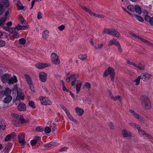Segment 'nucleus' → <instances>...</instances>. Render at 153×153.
<instances>
[{"mask_svg": "<svg viewBox=\"0 0 153 153\" xmlns=\"http://www.w3.org/2000/svg\"><path fill=\"white\" fill-rule=\"evenodd\" d=\"M13 92L15 95L16 94L17 96L15 99H13V101L15 102L17 101L20 100H23L24 99V96L22 94V91L20 88H18L17 85H15L13 88Z\"/></svg>", "mask_w": 153, "mask_h": 153, "instance_id": "1", "label": "nucleus"}, {"mask_svg": "<svg viewBox=\"0 0 153 153\" xmlns=\"http://www.w3.org/2000/svg\"><path fill=\"white\" fill-rule=\"evenodd\" d=\"M141 105L146 110H149L152 108L150 101L148 96L146 95H142L140 98Z\"/></svg>", "mask_w": 153, "mask_h": 153, "instance_id": "2", "label": "nucleus"}, {"mask_svg": "<svg viewBox=\"0 0 153 153\" xmlns=\"http://www.w3.org/2000/svg\"><path fill=\"white\" fill-rule=\"evenodd\" d=\"M103 33L108 35H113L116 38L120 36V33L115 29L111 28H104L103 30Z\"/></svg>", "mask_w": 153, "mask_h": 153, "instance_id": "3", "label": "nucleus"}, {"mask_svg": "<svg viewBox=\"0 0 153 153\" xmlns=\"http://www.w3.org/2000/svg\"><path fill=\"white\" fill-rule=\"evenodd\" d=\"M109 74L110 75L111 80L113 81L114 79V70L113 68L111 67L108 68L104 72V77L107 76Z\"/></svg>", "mask_w": 153, "mask_h": 153, "instance_id": "4", "label": "nucleus"}, {"mask_svg": "<svg viewBox=\"0 0 153 153\" xmlns=\"http://www.w3.org/2000/svg\"><path fill=\"white\" fill-rule=\"evenodd\" d=\"M79 74H71L69 77L66 79V81L67 82L72 81L71 85L72 86H74L75 85L76 83L79 81L76 80L77 78L79 77Z\"/></svg>", "mask_w": 153, "mask_h": 153, "instance_id": "5", "label": "nucleus"}, {"mask_svg": "<svg viewBox=\"0 0 153 153\" xmlns=\"http://www.w3.org/2000/svg\"><path fill=\"white\" fill-rule=\"evenodd\" d=\"M24 76L27 84L29 86L30 89L32 91H34V88L31 78L29 75L27 74H25Z\"/></svg>", "mask_w": 153, "mask_h": 153, "instance_id": "6", "label": "nucleus"}, {"mask_svg": "<svg viewBox=\"0 0 153 153\" xmlns=\"http://www.w3.org/2000/svg\"><path fill=\"white\" fill-rule=\"evenodd\" d=\"M51 58L52 62L55 65H58L60 63V60L58 56L55 53H52L51 55Z\"/></svg>", "mask_w": 153, "mask_h": 153, "instance_id": "7", "label": "nucleus"}, {"mask_svg": "<svg viewBox=\"0 0 153 153\" xmlns=\"http://www.w3.org/2000/svg\"><path fill=\"white\" fill-rule=\"evenodd\" d=\"M129 111L134 117H135L141 122H144V120L143 119V117L134 110L130 109L129 110Z\"/></svg>", "mask_w": 153, "mask_h": 153, "instance_id": "8", "label": "nucleus"}, {"mask_svg": "<svg viewBox=\"0 0 153 153\" xmlns=\"http://www.w3.org/2000/svg\"><path fill=\"white\" fill-rule=\"evenodd\" d=\"M2 82L4 84L10 85V75L8 74H5L1 77Z\"/></svg>", "mask_w": 153, "mask_h": 153, "instance_id": "9", "label": "nucleus"}, {"mask_svg": "<svg viewBox=\"0 0 153 153\" xmlns=\"http://www.w3.org/2000/svg\"><path fill=\"white\" fill-rule=\"evenodd\" d=\"M40 100L41 103L43 105H47L51 104L50 101L46 97H40Z\"/></svg>", "mask_w": 153, "mask_h": 153, "instance_id": "10", "label": "nucleus"}, {"mask_svg": "<svg viewBox=\"0 0 153 153\" xmlns=\"http://www.w3.org/2000/svg\"><path fill=\"white\" fill-rule=\"evenodd\" d=\"M140 76L142 79L144 81H146L151 78L152 75L147 73H142Z\"/></svg>", "mask_w": 153, "mask_h": 153, "instance_id": "11", "label": "nucleus"}, {"mask_svg": "<svg viewBox=\"0 0 153 153\" xmlns=\"http://www.w3.org/2000/svg\"><path fill=\"white\" fill-rule=\"evenodd\" d=\"M39 75L40 81L42 82H45L47 79V74L44 72H41Z\"/></svg>", "mask_w": 153, "mask_h": 153, "instance_id": "12", "label": "nucleus"}, {"mask_svg": "<svg viewBox=\"0 0 153 153\" xmlns=\"http://www.w3.org/2000/svg\"><path fill=\"white\" fill-rule=\"evenodd\" d=\"M25 25H18L16 26L14 28L16 29L17 30H25L28 28L29 27V25L26 23Z\"/></svg>", "mask_w": 153, "mask_h": 153, "instance_id": "13", "label": "nucleus"}, {"mask_svg": "<svg viewBox=\"0 0 153 153\" xmlns=\"http://www.w3.org/2000/svg\"><path fill=\"white\" fill-rule=\"evenodd\" d=\"M17 109L19 111H25L26 110V107L25 104L20 103L17 106Z\"/></svg>", "mask_w": 153, "mask_h": 153, "instance_id": "14", "label": "nucleus"}, {"mask_svg": "<svg viewBox=\"0 0 153 153\" xmlns=\"http://www.w3.org/2000/svg\"><path fill=\"white\" fill-rule=\"evenodd\" d=\"M122 134L123 137H128L132 136L131 133L129 131L124 129L122 131Z\"/></svg>", "mask_w": 153, "mask_h": 153, "instance_id": "15", "label": "nucleus"}, {"mask_svg": "<svg viewBox=\"0 0 153 153\" xmlns=\"http://www.w3.org/2000/svg\"><path fill=\"white\" fill-rule=\"evenodd\" d=\"M48 66L47 64H42V63H39L36 65V67L39 69H43Z\"/></svg>", "mask_w": 153, "mask_h": 153, "instance_id": "16", "label": "nucleus"}, {"mask_svg": "<svg viewBox=\"0 0 153 153\" xmlns=\"http://www.w3.org/2000/svg\"><path fill=\"white\" fill-rule=\"evenodd\" d=\"M11 32L13 33V36L14 38H17L19 37L18 33L15 31V28L10 27V33Z\"/></svg>", "mask_w": 153, "mask_h": 153, "instance_id": "17", "label": "nucleus"}, {"mask_svg": "<svg viewBox=\"0 0 153 153\" xmlns=\"http://www.w3.org/2000/svg\"><path fill=\"white\" fill-rule=\"evenodd\" d=\"M130 35L134 37V38H137L138 39H139L142 42H143L145 43H147L148 42L146 40H145V39H144L142 38H140L138 36L136 35L134 33H133L132 32L130 33Z\"/></svg>", "mask_w": 153, "mask_h": 153, "instance_id": "18", "label": "nucleus"}, {"mask_svg": "<svg viewBox=\"0 0 153 153\" xmlns=\"http://www.w3.org/2000/svg\"><path fill=\"white\" fill-rule=\"evenodd\" d=\"M76 82H78L76 85V92L78 93L80 91V88L81 87V85L82 84V81H79Z\"/></svg>", "mask_w": 153, "mask_h": 153, "instance_id": "19", "label": "nucleus"}, {"mask_svg": "<svg viewBox=\"0 0 153 153\" xmlns=\"http://www.w3.org/2000/svg\"><path fill=\"white\" fill-rule=\"evenodd\" d=\"M11 122L13 125L16 126L18 127L21 125V123L20 122L18 118H16V119L12 120Z\"/></svg>", "mask_w": 153, "mask_h": 153, "instance_id": "20", "label": "nucleus"}, {"mask_svg": "<svg viewBox=\"0 0 153 153\" xmlns=\"http://www.w3.org/2000/svg\"><path fill=\"white\" fill-rule=\"evenodd\" d=\"M136 68L141 70H143L145 69V65L142 62L137 63Z\"/></svg>", "mask_w": 153, "mask_h": 153, "instance_id": "21", "label": "nucleus"}, {"mask_svg": "<svg viewBox=\"0 0 153 153\" xmlns=\"http://www.w3.org/2000/svg\"><path fill=\"white\" fill-rule=\"evenodd\" d=\"M110 98L112 100L114 101L118 100L120 102H121L122 100V97L119 95L116 96H113L112 95H111Z\"/></svg>", "mask_w": 153, "mask_h": 153, "instance_id": "22", "label": "nucleus"}, {"mask_svg": "<svg viewBox=\"0 0 153 153\" xmlns=\"http://www.w3.org/2000/svg\"><path fill=\"white\" fill-rule=\"evenodd\" d=\"M119 43V42L117 40L115 39H113L109 41V42L108 44V46H110L114 45L117 46Z\"/></svg>", "mask_w": 153, "mask_h": 153, "instance_id": "23", "label": "nucleus"}, {"mask_svg": "<svg viewBox=\"0 0 153 153\" xmlns=\"http://www.w3.org/2000/svg\"><path fill=\"white\" fill-rule=\"evenodd\" d=\"M129 125L134 128L138 129L140 127V125L134 122H130L129 123Z\"/></svg>", "mask_w": 153, "mask_h": 153, "instance_id": "24", "label": "nucleus"}, {"mask_svg": "<svg viewBox=\"0 0 153 153\" xmlns=\"http://www.w3.org/2000/svg\"><path fill=\"white\" fill-rule=\"evenodd\" d=\"M75 111L76 113L79 115H82L84 113L83 110L82 109L78 107H77L76 108Z\"/></svg>", "mask_w": 153, "mask_h": 153, "instance_id": "25", "label": "nucleus"}, {"mask_svg": "<svg viewBox=\"0 0 153 153\" xmlns=\"http://www.w3.org/2000/svg\"><path fill=\"white\" fill-rule=\"evenodd\" d=\"M17 81L18 79L16 76H13V77H10V84L15 83Z\"/></svg>", "mask_w": 153, "mask_h": 153, "instance_id": "26", "label": "nucleus"}, {"mask_svg": "<svg viewBox=\"0 0 153 153\" xmlns=\"http://www.w3.org/2000/svg\"><path fill=\"white\" fill-rule=\"evenodd\" d=\"M82 9L85 10L86 12L88 13L91 16H94L95 13H93L92 11L87 8L85 6H82Z\"/></svg>", "mask_w": 153, "mask_h": 153, "instance_id": "27", "label": "nucleus"}, {"mask_svg": "<svg viewBox=\"0 0 153 153\" xmlns=\"http://www.w3.org/2000/svg\"><path fill=\"white\" fill-rule=\"evenodd\" d=\"M135 12L138 14H140L141 13V10L140 7L137 5H136L134 8Z\"/></svg>", "mask_w": 153, "mask_h": 153, "instance_id": "28", "label": "nucleus"}, {"mask_svg": "<svg viewBox=\"0 0 153 153\" xmlns=\"http://www.w3.org/2000/svg\"><path fill=\"white\" fill-rule=\"evenodd\" d=\"M16 135L14 132H12L10 134V141H15L16 140Z\"/></svg>", "mask_w": 153, "mask_h": 153, "instance_id": "29", "label": "nucleus"}, {"mask_svg": "<svg viewBox=\"0 0 153 153\" xmlns=\"http://www.w3.org/2000/svg\"><path fill=\"white\" fill-rule=\"evenodd\" d=\"M19 143L21 145L24 146L25 144V138L23 137H21L19 138Z\"/></svg>", "mask_w": 153, "mask_h": 153, "instance_id": "30", "label": "nucleus"}, {"mask_svg": "<svg viewBox=\"0 0 153 153\" xmlns=\"http://www.w3.org/2000/svg\"><path fill=\"white\" fill-rule=\"evenodd\" d=\"M49 32L48 30H45L43 31L42 34V37L45 39H47L48 37Z\"/></svg>", "mask_w": 153, "mask_h": 153, "instance_id": "31", "label": "nucleus"}, {"mask_svg": "<svg viewBox=\"0 0 153 153\" xmlns=\"http://www.w3.org/2000/svg\"><path fill=\"white\" fill-rule=\"evenodd\" d=\"M78 58L80 59L83 61L86 60L87 58V55L86 54H80L78 56Z\"/></svg>", "mask_w": 153, "mask_h": 153, "instance_id": "32", "label": "nucleus"}, {"mask_svg": "<svg viewBox=\"0 0 153 153\" xmlns=\"http://www.w3.org/2000/svg\"><path fill=\"white\" fill-rule=\"evenodd\" d=\"M2 4H0V15L2 14L4 12V6L6 7L4 5L3 3H2V0L1 1Z\"/></svg>", "mask_w": 153, "mask_h": 153, "instance_id": "33", "label": "nucleus"}, {"mask_svg": "<svg viewBox=\"0 0 153 153\" xmlns=\"http://www.w3.org/2000/svg\"><path fill=\"white\" fill-rule=\"evenodd\" d=\"M134 16L136 19L140 22H143L144 21L143 19L139 16L134 14Z\"/></svg>", "mask_w": 153, "mask_h": 153, "instance_id": "34", "label": "nucleus"}, {"mask_svg": "<svg viewBox=\"0 0 153 153\" xmlns=\"http://www.w3.org/2000/svg\"><path fill=\"white\" fill-rule=\"evenodd\" d=\"M26 39L24 38H21L19 40V44L22 45H25L26 43Z\"/></svg>", "mask_w": 153, "mask_h": 153, "instance_id": "35", "label": "nucleus"}, {"mask_svg": "<svg viewBox=\"0 0 153 153\" xmlns=\"http://www.w3.org/2000/svg\"><path fill=\"white\" fill-rule=\"evenodd\" d=\"M16 5L19 7V9L20 10H23L24 7L22 5L20 2L18 0V2L16 4Z\"/></svg>", "mask_w": 153, "mask_h": 153, "instance_id": "36", "label": "nucleus"}, {"mask_svg": "<svg viewBox=\"0 0 153 153\" xmlns=\"http://www.w3.org/2000/svg\"><path fill=\"white\" fill-rule=\"evenodd\" d=\"M5 127V126L3 121L0 120V130L2 129L3 131L4 130Z\"/></svg>", "mask_w": 153, "mask_h": 153, "instance_id": "37", "label": "nucleus"}, {"mask_svg": "<svg viewBox=\"0 0 153 153\" xmlns=\"http://www.w3.org/2000/svg\"><path fill=\"white\" fill-rule=\"evenodd\" d=\"M137 130L138 131L139 134L140 135H145L146 134V132L140 129V126L139 127V128L137 129Z\"/></svg>", "mask_w": 153, "mask_h": 153, "instance_id": "38", "label": "nucleus"}, {"mask_svg": "<svg viewBox=\"0 0 153 153\" xmlns=\"http://www.w3.org/2000/svg\"><path fill=\"white\" fill-rule=\"evenodd\" d=\"M3 28L6 30L10 32V22H8L5 26L3 27Z\"/></svg>", "mask_w": 153, "mask_h": 153, "instance_id": "39", "label": "nucleus"}, {"mask_svg": "<svg viewBox=\"0 0 153 153\" xmlns=\"http://www.w3.org/2000/svg\"><path fill=\"white\" fill-rule=\"evenodd\" d=\"M141 79V76H139L135 80L134 82L136 83L135 85H138L140 84V80Z\"/></svg>", "mask_w": 153, "mask_h": 153, "instance_id": "40", "label": "nucleus"}, {"mask_svg": "<svg viewBox=\"0 0 153 153\" xmlns=\"http://www.w3.org/2000/svg\"><path fill=\"white\" fill-rule=\"evenodd\" d=\"M19 19L20 21V22L22 24H26V21L24 19V18L21 15L19 16Z\"/></svg>", "mask_w": 153, "mask_h": 153, "instance_id": "41", "label": "nucleus"}, {"mask_svg": "<svg viewBox=\"0 0 153 153\" xmlns=\"http://www.w3.org/2000/svg\"><path fill=\"white\" fill-rule=\"evenodd\" d=\"M9 145L6 146L3 151V153H9Z\"/></svg>", "mask_w": 153, "mask_h": 153, "instance_id": "42", "label": "nucleus"}, {"mask_svg": "<svg viewBox=\"0 0 153 153\" xmlns=\"http://www.w3.org/2000/svg\"><path fill=\"white\" fill-rule=\"evenodd\" d=\"M4 94L6 96H10V89L9 88H6L4 91Z\"/></svg>", "mask_w": 153, "mask_h": 153, "instance_id": "43", "label": "nucleus"}, {"mask_svg": "<svg viewBox=\"0 0 153 153\" xmlns=\"http://www.w3.org/2000/svg\"><path fill=\"white\" fill-rule=\"evenodd\" d=\"M2 3H3L4 5L6 7H8L9 6V2L8 0H2Z\"/></svg>", "mask_w": 153, "mask_h": 153, "instance_id": "44", "label": "nucleus"}, {"mask_svg": "<svg viewBox=\"0 0 153 153\" xmlns=\"http://www.w3.org/2000/svg\"><path fill=\"white\" fill-rule=\"evenodd\" d=\"M19 120L20 121V122L21 123V124L22 123H24L25 122V119L23 117L22 115H19Z\"/></svg>", "mask_w": 153, "mask_h": 153, "instance_id": "45", "label": "nucleus"}, {"mask_svg": "<svg viewBox=\"0 0 153 153\" xmlns=\"http://www.w3.org/2000/svg\"><path fill=\"white\" fill-rule=\"evenodd\" d=\"M51 131L50 128L48 127H46L44 130V131L46 134L50 133Z\"/></svg>", "mask_w": 153, "mask_h": 153, "instance_id": "46", "label": "nucleus"}, {"mask_svg": "<svg viewBox=\"0 0 153 153\" xmlns=\"http://www.w3.org/2000/svg\"><path fill=\"white\" fill-rule=\"evenodd\" d=\"M127 8L128 10L131 11L133 12L134 11V6L132 5H128L127 7Z\"/></svg>", "mask_w": 153, "mask_h": 153, "instance_id": "47", "label": "nucleus"}, {"mask_svg": "<svg viewBox=\"0 0 153 153\" xmlns=\"http://www.w3.org/2000/svg\"><path fill=\"white\" fill-rule=\"evenodd\" d=\"M28 105L33 108H35L36 107L34 102L32 101H30L29 102Z\"/></svg>", "mask_w": 153, "mask_h": 153, "instance_id": "48", "label": "nucleus"}, {"mask_svg": "<svg viewBox=\"0 0 153 153\" xmlns=\"http://www.w3.org/2000/svg\"><path fill=\"white\" fill-rule=\"evenodd\" d=\"M103 44L102 43H101L99 44H98L97 45V46L96 45H94V47L95 48L97 49H100L102 48L103 46Z\"/></svg>", "mask_w": 153, "mask_h": 153, "instance_id": "49", "label": "nucleus"}, {"mask_svg": "<svg viewBox=\"0 0 153 153\" xmlns=\"http://www.w3.org/2000/svg\"><path fill=\"white\" fill-rule=\"evenodd\" d=\"M4 102L5 103H7L10 102V96H7L4 99Z\"/></svg>", "mask_w": 153, "mask_h": 153, "instance_id": "50", "label": "nucleus"}, {"mask_svg": "<svg viewBox=\"0 0 153 153\" xmlns=\"http://www.w3.org/2000/svg\"><path fill=\"white\" fill-rule=\"evenodd\" d=\"M36 130L37 131L42 132L43 131V129L41 126H38L36 127Z\"/></svg>", "mask_w": 153, "mask_h": 153, "instance_id": "51", "label": "nucleus"}, {"mask_svg": "<svg viewBox=\"0 0 153 153\" xmlns=\"http://www.w3.org/2000/svg\"><path fill=\"white\" fill-rule=\"evenodd\" d=\"M54 143L53 142H51L48 143L44 145V147H51L54 145Z\"/></svg>", "mask_w": 153, "mask_h": 153, "instance_id": "52", "label": "nucleus"}, {"mask_svg": "<svg viewBox=\"0 0 153 153\" xmlns=\"http://www.w3.org/2000/svg\"><path fill=\"white\" fill-rule=\"evenodd\" d=\"M118 48V50L120 53H121L122 51V49L121 46L119 42L116 46Z\"/></svg>", "mask_w": 153, "mask_h": 153, "instance_id": "53", "label": "nucleus"}, {"mask_svg": "<svg viewBox=\"0 0 153 153\" xmlns=\"http://www.w3.org/2000/svg\"><path fill=\"white\" fill-rule=\"evenodd\" d=\"M6 20L5 17H2L0 19V26Z\"/></svg>", "mask_w": 153, "mask_h": 153, "instance_id": "54", "label": "nucleus"}, {"mask_svg": "<svg viewBox=\"0 0 153 153\" xmlns=\"http://www.w3.org/2000/svg\"><path fill=\"white\" fill-rule=\"evenodd\" d=\"M6 20L5 17H2L0 19V26Z\"/></svg>", "mask_w": 153, "mask_h": 153, "instance_id": "55", "label": "nucleus"}, {"mask_svg": "<svg viewBox=\"0 0 153 153\" xmlns=\"http://www.w3.org/2000/svg\"><path fill=\"white\" fill-rule=\"evenodd\" d=\"M68 149V148L67 147H65L61 148L59 150L60 152H63L66 151Z\"/></svg>", "mask_w": 153, "mask_h": 153, "instance_id": "56", "label": "nucleus"}, {"mask_svg": "<svg viewBox=\"0 0 153 153\" xmlns=\"http://www.w3.org/2000/svg\"><path fill=\"white\" fill-rule=\"evenodd\" d=\"M151 18V17L148 15H146L144 17V19L145 20L149 22Z\"/></svg>", "mask_w": 153, "mask_h": 153, "instance_id": "57", "label": "nucleus"}, {"mask_svg": "<svg viewBox=\"0 0 153 153\" xmlns=\"http://www.w3.org/2000/svg\"><path fill=\"white\" fill-rule=\"evenodd\" d=\"M65 28V27L64 25H61L60 26H59L58 27V29L60 31H62Z\"/></svg>", "mask_w": 153, "mask_h": 153, "instance_id": "58", "label": "nucleus"}, {"mask_svg": "<svg viewBox=\"0 0 153 153\" xmlns=\"http://www.w3.org/2000/svg\"><path fill=\"white\" fill-rule=\"evenodd\" d=\"M11 115L12 117H13L16 119L19 118V115H18L17 114H15L14 113H11Z\"/></svg>", "mask_w": 153, "mask_h": 153, "instance_id": "59", "label": "nucleus"}, {"mask_svg": "<svg viewBox=\"0 0 153 153\" xmlns=\"http://www.w3.org/2000/svg\"><path fill=\"white\" fill-rule=\"evenodd\" d=\"M94 16L98 17V18H103L104 17V16H103V15H100L99 14H96L95 13H94Z\"/></svg>", "mask_w": 153, "mask_h": 153, "instance_id": "60", "label": "nucleus"}, {"mask_svg": "<svg viewBox=\"0 0 153 153\" xmlns=\"http://www.w3.org/2000/svg\"><path fill=\"white\" fill-rule=\"evenodd\" d=\"M37 143V141L35 140H32L31 141V144L32 146L34 145Z\"/></svg>", "mask_w": 153, "mask_h": 153, "instance_id": "61", "label": "nucleus"}, {"mask_svg": "<svg viewBox=\"0 0 153 153\" xmlns=\"http://www.w3.org/2000/svg\"><path fill=\"white\" fill-rule=\"evenodd\" d=\"M5 42L3 40H0V47L4 46L5 44Z\"/></svg>", "mask_w": 153, "mask_h": 153, "instance_id": "62", "label": "nucleus"}, {"mask_svg": "<svg viewBox=\"0 0 153 153\" xmlns=\"http://www.w3.org/2000/svg\"><path fill=\"white\" fill-rule=\"evenodd\" d=\"M85 87L88 88H91V85L88 82H86L85 84Z\"/></svg>", "mask_w": 153, "mask_h": 153, "instance_id": "63", "label": "nucleus"}, {"mask_svg": "<svg viewBox=\"0 0 153 153\" xmlns=\"http://www.w3.org/2000/svg\"><path fill=\"white\" fill-rule=\"evenodd\" d=\"M149 22L151 26H153V17H151Z\"/></svg>", "mask_w": 153, "mask_h": 153, "instance_id": "64", "label": "nucleus"}]
</instances>
